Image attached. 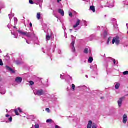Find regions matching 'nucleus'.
Segmentation results:
<instances>
[{
  "mask_svg": "<svg viewBox=\"0 0 128 128\" xmlns=\"http://www.w3.org/2000/svg\"><path fill=\"white\" fill-rule=\"evenodd\" d=\"M54 49H53V52H54V48H56V46L54 45Z\"/></svg>",
  "mask_w": 128,
  "mask_h": 128,
  "instance_id": "6e6d98bb",
  "label": "nucleus"
},
{
  "mask_svg": "<svg viewBox=\"0 0 128 128\" xmlns=\"http://www.w3.org/2000/svg\"><path fill=\"white\" fill-rule=\"evenodd\" d=\"M70 32H72V30L70 29Z\"/></svg>",
  "mask_w": 128,
  "mask_h": 128,
  "instance_id": "bf43d9fd",
  "label": "nucleus"
},
{
  "mask_svg": "<svg viewBox=\"0 0 128 128\" xmlns=\"http://www.w3.org/2000/svg\"><path fill=\"white\" fill-rule=\"evenodd\" d=\"M18 112L20 113L22 112V108H18V109H15L14 112L16 114V116H20V114H18Z\"/></svg>",
  "mask_w": 128,
  "mask_h": 128,
  "instance_id": "f3484780",
  "label": "nucleus"
},
{
  "mask_svg": "<svg viewBox=\"0 0 128 128\" xmlns=\"http://www.w3.org/2000/svg\"><path fill=\"white\" fill-rule=\"evenodd\" d=\"M110 41H108L106 42V46H110Z\"/></svg>",
  "mask_w": 128,
  "mask_h": 128,
  "instance_id": "de8ad7c7",
  "label": "nucleus"
},
{
  "mask_svg": "<svg viewBox=\"0 0 128 128\" xmlns=\"http://www.w3.org/2000/svg\"><path fill=\"white\" fill-rule=\"evenodd\" d=\"M14 62L17 64V66H20V64H22V62L20 60H15Z\"/></svg>",
  "mask_w": 128,
  "mask_h": 128,
  "instance_id": "412c9836",
  "label": "nucleus"
},
{
  "mask_svg": "<svg viewBox=\"0 0 128 128\" xmlns=\"http://www.w3.org/2000/svg\"><path fill=\"white\" fill-rule=\"evenodd\" d=\"M8 28H12V30H11V33L12 36H14V38H18V36H16V32H14V30H16V32H18V34H20L21 36H26L28 38H32V40L36 38V34L32 32H24L22 30H18V28H16V27L12 26L10 24H8ZM13 30V32H12Z\"/></svg>",
  "mask_w": 128,
  "mask_h": 128,
  "instance_id": "f257e3e1",
  "label": "nucleus"
},
{
  "mask_svg": "<svg viewBox=\"0 0 128 128\" xmlns=\"http://www.w3.org/2000/svg\"><path fill=\"white\" fill-rule=\"evenodd\" d=\"M2 8H6V5H4V0H0V10H2Z\"/></svg>",
  "mask_w": 128,
  "mask_h": 128,
  "instance_id": "2eb2a0df",
  "label": "nucleus"
},
{
  "mask_svg": "<svg viewBox=\"0 0 128 128\" xmlns=\"http://www.w3.org/2000/svg\"><path fill=\"white\" fill-rule=\"evenodd\" d=\"M5 58H7L6 60H10V56H6Z\"/></svg>",
  "mask_w": 128,
  "mask_h": 128,
  "instance_id": "09e8293b",
  "label": "nucleus"
},
{
  "mask_svg": "<svg viewBox=\"0 0 128 128\" xmlns=\"http://www.w3.org/2000/svg\"><path fill=\"white\" fill-rule=\"evenodd\" d=\"M60 78H62V80H65L66 81L68 82V84L72 82V77H71L68 75L66 76H62V75L61 74Z\"/></svg>",
  "mask_w": 128,
  "mask_h": 128,
  "instance_id": "f03ea898",
  "label": "nucleus"
},
{
  "mask_svg": "<svg viewBox=\"0 0 128 128\" xmlns=\"http://www.w3.org/2000/svg\"><path fill=\"white\" fill-rule=\"evenodd\" d=\"M0 66H4V62H2V59H0Z\"/></svg>",
  "mask_w": 128,
  "mask_h": 128,
  "instance_id": "e433bc0d",
  "label": "nucleus"
},
{
  "mask_svg": "<svg viewBox=\"0 0 128 128\" xmlns=\"http://www.w3.org/2000/svg\"><path fill=\"white\" fill-rule=\"evenodd\" d=\"M58 13L62 16H64V12L62 10V9H59L58 10Z\"/></svg>",
  "mask_w": 128,
  "mask_h": 128,
  "instance_id": "aec40b11",
  "label": "nucleus"
},
{
  "mask_svg": "<svg viewBox=\"0 0 128 128\" xmlns=\"http://www.w3.org/2000/svg\"><path fill=\"white\" fill-rule=\"evenodd\" d=\"M113 62V63L114 64H116V60L114 59H112L110 58H108L106 60V62Z\"/></svg>",
  "mask_w": 128,
  "mask_h": 128,
  "instance_id": "9b49d317",
  "label": "nucleus"
},
{
  "mask_svg": "<svg viewBox=\"0 0 128 128\" xmlns=\"http://www.w3.org/2000/svg\"><path fill=\"white\" fill-rule=\"evenodd\" d=\"M104 67L106 68V71L108 72V74H110V72H112V69L110 68V66H108V63L104 64Z\"/></svg>",
  "mask_w": 128,
  "mask_h": 128,
  "instance_id": "f8f14e48",
  "label": "nucleus"
},
{
  "mask_svg": "<svg viewBox=\"0 0 128 128\" xmlns=\"http://www.w3.org/2000/svg\"><path fill=\"white\" fill-rule=\"evenodd\" d=\"M114 4H110L108 6H105V8H114Z\"/></svg>",
  "mask_w": 128,
  "mask_h": 128,
  "instance_id": "c9c22d12",
  "label": "nucleus"
},
{
  "mask_svg": "<svg viewBox=\"0 0 128 128\" xmlns=\"http://www.w3.org/2000/svg\"><path fill=\"white\" fill-rule=\"evenodd\" d=\"M36 18H37L38 20H40V18H41L40 13L37 14Z\"/></svg>",
  "mask_w": 128,
  "mask_h": 128,
  "instance_id": "473e14b6",
  "label": "nucleus"
},
{
  "mask_svg": "<svg viewBox=\"0 0 128 128\" xmlns=\"http://www.w3.org/2000/svg\"><path fill=\"white\" fill-rule=\"evenodd\" d=\"M88 61V62H90V64H92V62H94V58L92 57L89 58Z\"/></svg>",
  "mask_w": 128,
  "mask_h": 128,
  "instance_id": "c85d7f7f",
  "label": "nucleus"
},
{
  "mask_svg": "<svg viewBox=\"0 0 128 128\" xmlns=\"http://www.w3.org/2000/svg\"><path fill=\"white\" fill-rule=\"evenodd\" d=\"M15 82L17 84H22V78L20 77H17L15 80Z\"/></svg>",
  "mask_w": 128,
  "mask_h": 128,
  "instance_id": "a211bd4d",
  "label": "nucleus"
},
{
  "mask_svg": "<svg viewBox=\"0 0 128 128\" xmlns=\"http://www.w3.org/2000/svg\"><path fill=\"white\" fill-rule=\"evenodd\" d=\"M51 38H52V36H50V35H48V34H47L46 36V40H48V41L50 40Z\"/></svg>",
  "mask_w": 128,
  "mask_h": 128,
  "instance_id": "7c9ffc66",
  "label": "nucleus"
},
{
  "mask_svg": "<svg viewBox=\"0 0 128 128\" xmlns=\"http://www.w3.org/2000/svg\"><path fill=\"white\" fill-rule=\"evenodd\" d=\"M128 71H126L123 72V76H128Z\"/></svg>",
  "mask_w": 128,
  "mask_h": 128,
  "instance_id": "4c0bfd02",
  "label": "nucleus"
},
{
  "mask_svg": "<svg viewBox=\"0 0 128 128\" xmlns=\"http://www.w3.org/2000/svg\"><path fill=\"white\" fill-rule=\"evenodd\" d=\"M0 54H2V50H0Z\"/></svg>",
  "mask_w": 128,
  "mask_h": 128,
  "instance_id": "69168bd1",
  "label": "nucleus"
},
{
  "mask_svg": "<svg viewBox=\"0 0 128 128\" xmlns=\"http://www.w3.org/2000/svg\"><path fill=\"white\" fill-rule=\"evenodd\" d=\"M87 128H97L96 125L94 124H92V121L90 120L87 126Z\"/></svg>",
  "mask_w": 128,
  "mask_h": 128,
  "instance_id": "9d476101",
  "label": "nucleus"
},
{
  "mask_svg": "<svg viewBox=\"0 0 128 128\" xmlns=\"http://www.w3.org/2000/svg\"><path fill=\"white\" fill-rule=\"evenodd\" d=\"M82 88L84 90H85V92H88L89 90L88 88V87H86V86H82Z\"/></svg>",
  "mask_w": 128,
  "mask_h": 128,
  "instance_id": "b1692460",
  "label": "nucleus"
},
{
  "mask_svg": "<svg viewBox=\"0 0 128 128\" xmlns=\"http://www.w3.org/2000/svg\"><path fill=\"white\" fill-rule=\"evenodd\" d=\"M116 44V46H119L120 44V36H116L112 40V44Z\"/></svg>",
  "mask_w": 128,
  "mask_h": 128,
  "instance_id": "7ed1b4c3",
  "label": "nucleus"
},
{
  "mask_svg": "<svg viewBox=\"0 0 128 128\" xmlns=\"http://www.w3.org/2000/svg\"><path fill=\"white\" fill-rule=\"evenodd\" d=\"M6 118L5 119L4 122H6V124H8V122H12V117L10 116L8 114H6Z\"/></svg>",
  "mask_w": 128,
  "mask_h": 128,
  "instance_id": "1a4fd4ad",
  "label": "nucleus"
},
{
  "mask_svg": "<svg viewBox=\"0 0 128 128\" xmlns=\"http://www.w3.org/2000/svg\"><path fill=\"white\" fill-rule=\"evenodd\" d=\"M30 28H32V22H30Z\"/></svg>",
  "mask_w": 128,
  "mask_h": 128,
  "instance_id": "8fccbe9b",
  "label": "nucleus"
},
{
  "mask_svg": "<svg viewBox=\"0 0 128 128\" xmlns=\"http://www.w3.org/2000/svg\"><path fill=\"white\" fill-rule=\"evenodd\" d=\"M90 68L91 70H93V72H95V74L97 76L98 72V65L94 64L90 66Z\"/></svg>",
  "mask_w": 128,
  "mask_h": 128,
  "instance_id": "423d86ee",
  "label": "nucleus"
},
{
  "mask_svg": "<svg viewBox=\"0 0 128 128\" xmlns=\"http://www.w3.org/2000/svg\"><path fill=\"white\" fill-rule=\"evenodd\" d=\"M26 42L28 44H30V42H28V40H26Z\"/></svg>",
  "mask_w": 128,
  "mask_h": 128,
  "instance_id": "864d4df0",
  "label": "nucleus"
},
{
  "mask_svg": "<svg viewBox=\"0 0 128 128\" xmlns=\"http://www.w3.org/2000/svg\"><path fill=\"white\" fill-rule=\"evenodd\" d=\"M69 90H70L68 89V92Z\"/></svg>",
  "mask_w": 128,
  "mask_h": 128,
  "instance_id": "338daca9",
  "label": "nucleus"
},
{
  "mask_svg": "<svg viewBox=\"0 0 128 128\" xmlns=\"http://www.w3.org/2000/svg\"><path fill=\"white\" fill-rule=\"evenodd\" d=\"M46 112H48V113L50 112V110L48 108H46Z\"/></svg>",
  "mask_w": 128,
  "mask_h": 128,
  "instance_id": "c03bdc74",
  "label": "nucleus"
},
{
  "mask_svg": "<svg viewBox=\"0 0 128 128\" xmlns=\"http://www.w3.org/2000/svg\"><path fill=\"white\" fill-rule=\"evenodd\" d=\"M84 54H88V48H85L84 50Z\"/></svg>",
  "mask_w": 128,
  "mask_h": 128,
  "instance_id": "c756f323",
  "label": "nucleus"
},
{
  "mask_svg": "<svg viewBox=\"0 0 128 128\" xmlns=\"http://www.w3.org/2000/svg\"><path fill=\"white\" fill-rule=\"evenodd\" d=\"M6 88L2 86H0V93L1 94H6Z\"/></svg>",
  "mask_w": 128,
  "mask_h": 128,
  "instance_id": "ddd939ff",
  "label": "nucleus"
},
{
  "mask_svg": "<svg viewBox=\"0 0 128 128\" xmlns=\"http://www.w3.org/2000/svg\"><path fill=\"white\" fill-rule=\"evenodd\" d=\"M94 38V34L92 35L89 38L90 40H92Z\"/></svg>",
  "mask_w": 128,
  "mask_h": 128,
  "instance_id": "72a5a7b5",
  "label": "nucleus"
},
{
  "mask_svg": "<svg viewBox=\"0 0 128 128\" xmlns=\"http://www.w3.org/2000/svg\"><path fill=\"white\" fill-rule=\"evenodd\" d=\"M112 22L113 24H116L118 22H116V19L113 18L112 20Z\"/></svg>",
  "mask_w": 128,
  "mask_h": 128,
  "instance_id": "393cba45",
  "label": "nucleus"
},
{
  "mask_svg": "<svg viewBox=\"0 0 128 128\" xmlns=\"http://www.w3.org/2000/svg\"><path fill=\"white\" fill-rule=\"evenodd\" d=\"M34 92L36 96H39L44 95V92L42 90H34Z\"/></svg>",
  "mask_w": 128,
  "mask_h": 128,
  "instance_id": "39448f33",
  "label": "nucleus"
},
{
  "mask_svg": "<svg viewBox=\"0 0 128 128\" xmlns=\"http://www.w3.org/2000/svg\"><path fill=\"white\" fill-rule=\"evenodd\" d=\"M6 70L10 72V74H16V72L12 70L10 67L6 66Z\"/></svg>",
  "mask_w": 128,
  "mask_h": 128,
  "instance_id": "dca6fc26",
  "label": "nucleus"
},
{
  "mask_svg": "<svg viewBox=\"0 0 128 128\" xmlns=\"http://www.w3.org/2000/svg\"><path fill=\"white\" fill-rule=\"evenodd\" d=\"M43 102H46V100L44 99H43Z\"/></svg>",
  "mask_w": 128,
  "mask_h": 128,
  "instance_id": "e2e57ef3",
  "label": "nucleus"
},
{
  "mask_svg": "<svg viewBox=\"0 0 128 128\" xmlns=\"http://www.w3.org/2000/svg\"><path fill=\"white\" fill-rule=\"evenodd\" d=\"M72 42L70 45V46L72 50V52H76V48H74V44H76V38L74 36H72Z\"/></svg>",
  "mask_w": 128,
  "mask_h": 128,
  "instance_id": "20e7f679",
  "label": "nucleus"
},
{
  "mask_svg": "<svg viewBox=\"0 0 128 128\" xmlns=\"http://www.w3.org/2000/svg\"><path fill=\"white\" fill-rule=\"evenodd\" d=\"M86 78H88V75H86Z\"/></svg>",
  "mask_w": 128,
  "mask_h": 128,
  "instance_id": "052dcab7",
  "label": "nucleus"
},
{
  "mask_svg": "<svg viewBox=\"0 0 128 128\" xmlns=\"http://www.w3.org/2000/svg\"><path fill=\"white\" fill-rule=\"evenodd\" d=\"M42 52H43L44 54H46V50H44V48H42Z\"/></svg>",
  "mask_w": 128,
  "mask_h": 128,
  "instance_id": "603ef678",
  "label": "nucleus"
},
{
  "mask_svg": "<svg viewBox=\"0 0 128 128\" xmlns=\"http://www.w3.org/2000/svg\"><path fill=\"white\" fill-rule=\"evenodd\" d=\"M30 86H34V82L32 81H30Z\"/></svg>",
  "mask_w": 128,
  "mask_h": 128,
  "instance_id": "a19ab883",
  "label": "nucleus"
},
{
  "mask_svg": "<svg viewBox=\"0 0 128 128\" xmlns=\"http://www.w3.org/2000/svg\"><path fill=\"white\" fill-rule=\"evenodd\" d=\"M120 84L118 82H116V84L115 86V88L116 90H118V88H120Z\"/></svg>",
  "mask_w": 128,
  "mask_h": 128,
  "instance_id": "5701e85b",
  "label": "nucleus"
},
{
  "mask_svg": "<svg viewBox=\"0 0 128 128\" xmlns=\"http://www.w3.org/2000/svg\"><path fill=\"white\" fill-rule=\"evenodd\" d=\"M59 54H62V50H59Z\"/></svg>",
  "mask_w": 128,
  "mask_h": 128,
  "instance_id": "5fc2aeb1",
  "label": "nucleus"
},
{
  "mask_svg": "<svg viewBox=\"0 0 128 128\" xmlns=\"http://www.w3.org/2000/svg\"><path fill=\"white\" fill-rule=\"evenodd\" d=\"M102 36L103 38H106L108 36V32L104 31V34H102Z\"/></svg>",
  "mask_w": 128,
  "mask_h": 128,
  "instance_id": "4be33fe9",
  "label": "nucleus"
},
{
  "mask_svg": "<svg viewBox=\"0 0 128 128\" xmlns=\"http://www.w3.org/2000/svg\"><path fill=\"white\" fill-rule=\"evenodd\" d=\"M62 0H56L57 3H58L59 4H60V2H62Z\"/></svg>",
  "mask_w": 128,
  "mask_h": 128,
  "instance_id": "79ce46f5",
  "label": "nucleus"
},
{
  "mask_svg": "<svg viewBox=\"0 0 128 128\" xmlns=\"http://www.w3.org/2000/svg\"><path fill=\"white\" fill-rule=\"evenodd\" d=\"M14 20L15 22V24H18V18H14Z\"/></svg>",
  "mask_w": 128,
  "mask_h": 128,
  "instance_id": "37998d69",
  "label": "nucleus"
},
{
  "mask_svg": "<svg viewBox=\"0 0 128 128\" xmlns=\"http://www.w3.org/2000/svg\"><path fill=\"white\" fill-rule=\"evenodd\" d=\"M102 98H104L102 97V98H101V100H102Z\"/></svg>",
  "mask_w": 128,
  "mask_h": 128,
  "instance_id": "774afa93",
  "label": "nucleus"
},
{
  "mask_svg": "<svg viewBox=\"0 0 128 128\" xmlns=\"http://www.w3.org/2000/svg\"><path fill=\"white\" fill-rule=\"evenodd\" d=\"M0 10H0V14H2V12H0Z\"/></svg>",
  "mask_w": 128,
  "mask_h": 128,
  "instance_id": "0e129e2a",
  "label": "nucleus"
},
{
  "mask_svg": "<svg viewBox=\"0 0 128 128\" xmlns=\"http://www.w3.org/2000/svg\"><path fill=\"white\" fill-rule=\"evenodd\" d=\"M126 122H128V115L125 114L123 116V124H126Z\"/></svg>",
  "mask_w": 128,
  "mask_h": 128,
  "instance_id": "6ab92c4d",
  "label": "nucleus"
},
{
  "mask_svg": "<svg viewBox=\"0 0 128 128\" xmlns=\"http://www.w3.org/2000/svg\"><path fill=\"white\" fill-rule=\"evenodd\" d=\"M100 30V27L98 26V30Z\"/></svg>",
  "mask_w": 128,
  "mask_h": 128,
  "instance_id": "4d7b16f0",
  "label": "nucleus"
},
{
  "mask_svg": "<svg viewBox=\"0 0 128 128\" xmlns=\"http://www.w3.org/2000/svg\"><path fill=\"white\" fill-rule=\"evenodd\" d=\"M71 88L72 92H74V90H76V85H74V84H72V85Z\"/></svg>",
  "mask_w": 128,
  "mask_h": 128,
  "instance_id": "cd10ccee",
  "label": "nucleus"
},
{
  "mask_svg": "<svg viewBox=\"0 0 128 128\" xmlns=\"http://www.w3.org/2000/svg\"><path fill=\"white\" fill-rule=\"evenodd\" d=\"M69 16H70V18H72V13L69 12Z\"/></svg>",
  "mask_w": 128,
  "mask_h": 128,
  "instance_id": "a18cd8bd",
  "label": "nucleus"
},
{
  "mask_svg": "<svg viewBox=\"0 0 128 128\" xmlns=\"http://www.w3.org/2000/svg\"><path fill=\"white\" fill-rule=\"evenodd\" d=\"M107 40L110 42H112V38H109Z\"/></svg>",
  "mask_w": 128,
  "mask_h": 128,
  "instance_id": "49530a36",
  "label": "nucleus"
},
{
  "mask_svg": "<svg viewBox=\"0 0 128 128\" xmlns=\"http://www.w3.org/2000/svg\"><path fill=\"white\" fill-rule=\"evenodd\" d=\"M80 19H78L76 24L73 26V28H75L76 32H78V30H80V28L78 29L76 28H78V26H80Z\"/></svg>",
  "mask_w": 128,
  "mask_h": 128,
  "instance_id": "6e6552de",
  "label": "nucleus"
},
{
  "mask_svg": "<svg viewBox=\"0 0 128 128\" xmlns=\"http://www.w3.org/2000/svg\"><path fill=\"white\" fill-rule=\"evenodd\" d=\"M20 56H21L22 58H24V55H21V54H20Z\"/></svg>",
  "mask_w": 128,
  "mask_h": 128,
  "instance_id": "13d9d810",
  "label": "nucleus"
},
{
  "mask_svg": "<svg viewBox=\"0 0 128 128\" xmlns=\"http://www.w3.org/2000/svg\"><path fill=\"white\" fill-rule=\"evenodd\" d=\"M66 38H68V36H65Z\"/></svg>",
  "mask_w": 128,
  "mask_h": 128,
  "instance_id": "680f3d73",
  "label": "nucleus"
},
{
  "mask_svg": "<svg viewBox=\"0 0 128 128\" xmlns=\"http://www.w3.org/2000/svg\"><path fill=\"white\" fill-rule=\"evenodd\" d=\"M92 78H98L97 76H92Z\"/></svg>",
  "mask_w": 128,
  "mask_h": 128,
  "instance_id": "3c124183",
  "label": "nucleus"
},
{
  "mask_svg": "<svg viewBox=\"0 0 128 128\" xmlns=\"http://www.w3.org/2000/svg\"><path fill=\"white\" fill-rule=\"evenodd\" d=\"M35 128H40V125L38 124H36L34 126Z\"/></svg>",
  "mask_w": 128,
  "mask_h": 128,
  "instance_id": "ea45409f",
  "label": "nucleus"
},
{
  "mask_svg": "<svg viewBox=\"0 0 128 128\" xmlns=\"http://www.w3.org/2000/svg\"><path fill=\"white\" fill-rule=\"evenodd\" d=\"M29 2L30 4H34V2L32 0H30Z\"/></svg>",
  "mask_w": 128,
  "mask_h": 128,
  "instance_id": "58836bf2",
  "label": "nucleus"
},
{
  "mask_svg": "<svg viewBox=\"0 0 128 128\" xmlns=\"http://www.w3.org/2000/svg\"><path fill=\"white\" fill-rule=\"evenodd\" d=\"M14 14H9V18L10 20H12V18H14Z\"/></svg>",
  "mask_w": 128,
  "mask_h": 128,
  "instance_id": "bb28decb",
  "label": "nucleus"
},
{
  "mask_svg": "<svg viewBox=\"0 0 128 128\" xmlns=\"http://www.w3.org/2000/svg\"><path fill=\"white\" fill-rule=\"evenodd\" d=\"M90 10H92V12H96V8L94 6H91L90 7Z\"/></svg>",
  "mask_w": 128,
  "mask_h": 128,
  "instance_id": "a878e982",
  "label": "nucleus"
},
{
  "mask_svg": "<svg viewBox=\"0 0 128 128\" xmlns=\"http://www.w3.org/2000/svg\"><path fill=\"white\" fill-rule=\"evenodd\" d=\"M46 122H47V124H52V120L48 119V120H46Z\"/></svg>",
  "mask_w": 128,
  "mask_h": 128,
  "instance_id": "f704fd0d",
  "label": "nucleus"
},
{
  "mask_svg": "<svg viewBox=\"0 0 128 128\" xmlns=\"http://www.w3.org/2000/svg\"><path fill=\"white\" fill-rule=\"evenodd\" d=\"M113 25H114V30H118V24H114Z\"/></svg>",
  "mask_w": 128,
  "mask_h": 128,
  "instance_id": "2f4dec72",
  "label": "nucleus"
},
{
  "mask_svg": "<svg viewBox=\"0 0 128 128\" xmlns=\"http://www.w3.org/2000/svg\"><path fill=\"white\" fill-rule=\"evenodd\" d=\"M124 98H126V97L124 96L120 98L118 100V104L119 108H120L122 106V101L124 100Z\"/></svg>",
  "mask_w": 128,
  "mask_h": 128,
  "instance_id": "4468645a",
  "label": "nucleus"
},
{
  "mask_svg": "<svg viewBox=\"0 0 128 128\" xmlns=\"http://www.w3.org/2000/svg\"><path fill=\"white\" fill-rule=\"evenodd\" d=\"M34 4L38 6H40V8H42V3L44 2V0H34Z\"/></svg>",
  "mask_w": 128,
  "mask_h": 128,
  "instance_id": "0eeeda50",
  "label": "nucleus"
}]
</instances>
